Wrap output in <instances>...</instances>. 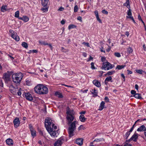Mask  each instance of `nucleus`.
Here are the masks:
<instances>
[{
  "label": "nucleus",
  "instance_id": "f257e3e1",
  "mask_svg": "<svg viewBox=\"0 0 146 146\" xmlns=\"http://www.w3.org/2000/svg\"><path fill=\"white\" fill-rule=\"evenodd\" d=\"M66 114L67 124L69 125L68 132L69 136L72 137L74 135V131L76 129V121H74L72 122L74 119L75 112L73 110H71L69 107H68Z\"/></svg>",
  "mask_w": 146,
  "mask_h": 146
},
{
  "label": "nucleus",
  "instance_id": "f03ea898",
  "mask_svg": "<svg viewBox=\"0 0 146 146\" xmlns=\"http://www.w3.org/2000/svg\"><path fill=\"white\" fill-rule=\"evenodd\" d=\"M34 89L35 92L39 94H46L48 92V90L47 87L42 84L38 85Z\"/></svg>",
  "mask_w": 146,
  "mask_h": 146
},
{
  "label": "nucleus",
  "instance_id": "7ed1b4c3",
  "mask_svg": "<svg viewBox=\"0 0 146 146\" xmlns=\"http://www.w3.org/2000/svg\"><path fill=\"white\" fill-rule=\"evenodd\" d=\"M23 77V75L21 72L13 74L12 78L13 82L16 84H19Z\"/></svg>",
  "mask_w": 146,
  "mask_h": 146
},
{
  "label": "nucleus",
  "instance_id": "20e7f679",
  "mask_svg": "<svg viewBox=\"0 0 146 146\" xmlns=\"http://www.w3.org/2000/svg\"><path fill=\"white\" fill-rule=\"evenodd\" d=\"M57 128L56 126H55L54 124H52V127L47 130L52 137H56L58 135V133L57 131H55L54 129H56Z\"/></svg>",
  "mask_w": 146,
  "mask_h": 146
},
{
  "label": "nucleus",
  "instance_id": "39448f33",
  "mask_svg": "<svg viewBox=\"0 0 146 146\" xmlns=\"http://www.w3.org/2000/svg\"><path fill=\"white\" fill-rule=\"evenodd\" d=\"M52 124L54 123L52 122V120L50 118L47 117L45 119V126L46 130L52 127Z\"/></svg>",
  "mask_w": 146,
  "mask_h": 146
},
{
  "label": "nucleus",
  "instance_id": "423d86ee",
  "mask_svg": "<svg viewBox=\"0 0 146 146\" xmlns=\"http://www.w3.org/2000/svg\"><path fill=\"white\" fill-rule=\"evenodd\" d=\"M113 65H112L108 62H104L103 63L102 66V69H104L105 70H108L113 68Z\"/></svg>",
  "mask_w": 146,
  "mask_h": 146
},
{
  "label": "nucleus",
  "instance_id": "0eeeda50",
  "mask_svg": "<svg viewBox=\"0 0 146 146\" xmlns=\"http://www.w3.org/2000/svg\"><path fill=\"white\" fill-rule=\"evenodd\" d=\"M12 72L7 71V72L4 74L3 78L4 79L6 83H8L10 81V76L12 74Z\"/></svg>",
  "mask_w": 146,
  "mask_h": 146
},
{
  "label": "nucleus",
  "instance_id": "6e6552de",
  "mask_svg": "<svg viewBox=\"0 0 146 146\" xmlns=\"http://www.w3.org/2000/svg\"><path fill=\"white\" fill-rule=\"evenodd\" d=\"M9 31V33L11 34V36L13 38L17 41L19 40V37L17 35L16 33H15L14 31L12 30H10Z\"/></svg>",
  "mask_w": 146,
  "mask_h": 146
},
{
  "label": "nucleus",
  "instance_id": "1a4fd4ad",
  "mask_svg": "<svg viewBox=\"0 0 146 146\" xmlns=\"http://www.w3.org/2000/svg\"><path fill=\"white\" fill-rule=\"evenodd\" d=\"M9 90L14 95L17 94V92L18 91V88H15L13 86L11 85L9 87Z\"/></svg>",
  "mask_w": 146,
  "mask_h": 146
},
{
  "label": "nucleus",
  "instance_id": "9d476101",
  "mask_svg": "<svg viewBox=\"0 0 146 146\" xmlns=\"http://www.w3.org/2000/svg\"><path fill=\"white\" fill-rule=\"evenodd\" d=\"M15 127H19L20 124V121L18 117H16L13 121Z\"/></svg>",
  "mask_w": 146,
  "mask_h": 146
},
{
  "label": "nucleus",
  "instance_id": "9b49d317",
  "mask_svg": "<svg viewBox=\"0 0 146 146\" xmlns=\"http://www.w3.org/2000/svg\"><path fill=\"white\" fill-rule=\"evenodd\" d=\"M138 138V134L135 133L132 136V137L127 141L129 142L131 141L132 140H133L135 141H137V139Z\"/></svg>",
  "mask_w": 146,
  "mask_h": 146
},
{
  "label": "nucleus",
  "instance_id": "f8f14e48",
  "mask_svg": "<svg viewBox=\"0 0 146 146\" xmlns=\"http://www.w3.org/2000/svg\"><path fill=\"white\" fill-rule=\"evenodd\" d=\"M30 128V130L31 132V133L32 135L34 137L36 135V131L33 128V127L30 124L29 125Z\"/></svg>",
  "mask_w": 146,
  "mask_h": 146
},
{
  "label": "nucleus",
  "instance_id": "ddd939ff",
  "mask_svg": "<svg viewBox=\"0 0 146 146\" xmlns=\"http://www.w3.org/2000/svg\"><path fill=\"white\" fill-rule=\"evenodd\" d=\"M64 141V139L62 138L60 139L54 144V146H61Z\"/></svg>",
  "mask_w": 146,
  "mask_h": 146
},
{
  "label": "nucleus",
  "instance_id": "4468645a",
  "mask_svg": "<svg viewBox=\"0 0 146 146\" xmlns=\"http://www.w3.org/2000/svg\"><path fill=\"white\" fill-rule=\"evenodd\" d=\"M26 98L29 101H31L33 100V98L31 94L29 93H26L25 94Z\"/></svg>",
  "mask_w": 146,
  "mask_h": 146
},
{
  "label": "nucleus",
  "instance_id": "2eb2a0df",
  "mask_svg": "<svg viewBox=\"0 0 146 146\" xmlns=\"http://www.w3.org/2000/svg\"><path fill=\"white\" fill-rule=\"evenodd\" d=\"M146 130V128L144 125H142L137 129V131H138L145 132Z\"/></svg>",
  "mask_w": 146,
  "mask_h": 146
},
{
  "label": "nucleus",
  "instance_id": "dca6fc26",
  "mask_svg": "<svg viewBox=\"0 0 146 146\" xmlns=\"http://www.w3.org/2000/svg\"><path fill=\"white\" fill-rule=\"evenodd\" d=\"M76 141V143L80 146L82 145L83 143V139L82 138L77 139Z\"/></svg>",
  "mask_w": 146,
  "mask_h": 146
},
{
  "label": "nucleus",
  "instance_id": "f3484780",
  "mask_svg": "<svg viewBox=\"0 0 146 146\" xmlns=\"http://www.w3.org/2000/svg\"><path fill=\"white\" fill-rule=\"evenodd\" d=\"M93 83L96 86L100 87L101 86L100 83L97 80H94L93 81Z\"/></svg>",
  "mask_w": 146,
  "mask_h": 146
},
{
  "label": "nucleus",
  "instance_id": "a211bd4d",
  "mask_svg": "<svg viewBox=\"0 0 146 146\" xmlns=\"http://www.w3.org/2000/svg\"><path fill=\"white\" fill-rule=\"evenodd\" d=\"M6 143L7 144L9 145H12L13 144V140L11 138H9L6 140Z\"/></svg>",
  "mask_w": 146,
  "mask_h": 146
},
{
  "label": "nucleus",
  "instance_id": "6ab92c4d",
  "mask_svg": "<svg viewBox=\"0 0 146 146\" xmlns=\"http://www.w3.org/2000/svg\"><path fill=\"white\" fill-rule=\"evenodd\" d=\"M41 4L43 7H45L48 3V0H41Z\"/></svg>",
  "mask_w": 146,
  "mask_h": 146
},
{
  "label": "nucleus",
  "instance_id": "aec40b11",
  "mask_svg": "<svg viewBox=\"0 0 146 146\" xmlns=\"http://www.w3.org/2000/svg\"><path fill=\"white\" fill-rule=\"evenodd\" d=\"M105 104V102L103 101H102L101 103L100 106L98 109L99 110L101 111L104 109Z\"/></svg>",
  "mask_w": 146,
  "mask_h": 146
},
{
  "label": "nucleus",
  "instance_id": "412c9836",
  "mask_svg": "<svg viewBox=\"0 0 146 146\" xmlns=\"http://www.w3.org/2000/svg\"><path fill=\"white\" fill-rule=\"evenodd\" d=\"M79 119L81 122H84L87 119L84 116L81 115L79 117Z\"/></svg>",
  "mask_w": 146,
  "mask_h": 146
},
{
  "label": "nucleus",
  "instance_id": "4be33fe9",
  "mask_svg": "<svg viewBox=\"0 0 146 146\" xmlns=\"http://www.w3.org/2000/svg\"><path fill=\"white\" fill-rule=\"evenodd\" d=\"M127 15H128V16H127L126 17L127 18L129 19V17H132V13L131 12V9L129 8L127 11Z\"/></svg>",
  "mask_w": 146,
  "mask_h": 146
},
{
  "label": "nucleus",
  "instance_id": "5701e85b",
  "mask_svg": "<svg viewBox=\"0 0 146 146\" xmlns=\"http://www.w3.org/2000/svg\"><path fill=\"white\" fill-rule=\"evenodd\" d=\"M133 96L135 98L137 99H141L142 98L141 97V94H140L136 93Z\"/></svg>",
  "mask_w": 146,
  "mask_h": 146
},
{
  "label": "nucleus",
  "instance_id": "b1692460",
  "mask_svg": "<svg viewBox=\"0 0 146 146\" xmlns=\"http://www.w3.org/2000/svg\"><path fill=\"white\" fill-rule=\"evenodd\" d=\"M41 10L42 11L43 13H46L48 11V8L46 7H42L41 8Z\"/></svg>",
  "mask_w": 146,
  "mask_h": 146
},
{
  "label": "nucleus",
  "instance_id": "393cba45",
  "mask_svg": "<svg viewBox=\"0 0 146 146\" xmlns=\"http://www.w3.org/2000/svg\"><path fill=\"white\" fill-rule=\"evenodd\" d=\"M7 6L6 5H3L1 8V11L2 12H4L5 11H6Z\"/></svg>",
  "mask_w": 146,
  "mask_h": 146
},
{
  "label": "nucleus",
  "instance_id": "a878e982",
  "mask_svg": "<svg viewBox=\"0 0 146 146\" xmlns=\"http://www.w3.org/2000/svg\"><path fill=\"white\" fill-rule=\"evenodd\" d=\"M39 42L42 45H46L48 44V43L47 42H46L45 41H41L39 40Z\"/></svg>",
  "mask_w": 146,
  "mask_h": 146
},
{
  "label": "nucleus",
  "instance_id": "bb28decb",
  "mask_svg": "<svg viewBox=\"0 0 146 146\" xmlns=\"http://www.w3.org/2000/svg\"><path fill=\"white\" fill-rule=\"evenodd\" d=\"M123 5L127 7L129 9L130 7V5L129 4V1H126V3L123 4Z\"/></svg>",
  "mask_w": 146,
  "mask_h": 146
},
{
  "label": "nucleus",
  "instance_id": "cd10ccee",
  "mask_svg": "<svg viewBox=\"0 0 146 146\" xmlns=\"http://www.w3.org/2000/svg\"><path fill=\"white\" fill-rule=\"evenodd\" d=\"M29 18L27 16H23V20L25 22H27L29 20Z\"/></svg>",
  "mask_w": 146,
  "mask_h": 146
},
{
  "label": "nucleus",
  "instance_id": "c85d7f7f",
  "mask_svg": "<svg viewBox=\"0 0 146 146\" xmlns=\"http://www.w3.org/2000/svg\"><path fill=\"white\" fill-rule=\"evenodd\" d=\"M138 18L139 20L141 21L142 23H144V27L145 28V30H146V26L145 25V23L143 22V21L141 19V17L140 16V15H139L138 16Z\"/></svg>",
  "mask_w": 146,
  "mask_h": 146
},
{
  "label": "nucleus",
  "instance_id": "c756f323",
  "mask_svg": "<svg viewBox=\"0 0 146 146\" xmlns=\"http://www.w3.org/2000/svg\"><path fill=\"white\" fill-rule=\"evenodd\" d=\"M125 66V65H117L116 68V69H117L118 70H120L123 68Z\"/></svg>",
  "mask_w": 146,
  "mask_h": 146
},
{
  "label": "nucleus",
  "instance_id": "7c9ffc66",
  "mask_svg": "<svg viewBox=\"0 0 146 146\" xmlns=\"http://www.w3.org/2000/svg\"><path fill=\"white\" fill-rule=\"evenodd\" d=\"M22 45L23 47L26 48H27L28 47L27 44L25 42H23L22 43Z\"/></svg>",
  "mask_w": 146,
  "mask_h": 146
},
{
  "label": "nucleus",
  "instance_id": "2f4dec72",
  "mask_svg": "<svg viewBox=\"0 0 146 146\" xmlns=\"http://www.w3.org/2000/svg\"><path fill=\"white\" fill-rule=\"evenodd\" d=\"M76 27V26L73 25H70L68 27V29H72L75 28Z\"/></svg>",
  "mask_w": 146,
  "mask_h": 146
},
{
  "label": "nucleus",
  "instance_id": "473e14b6",
  "mask_svg": "<svg viewBox=\"0 0 146 146\" xmlns=\"http://www.w3.org/2000/svg\"><path fill=\"white\" fill-rule=\"evenodd\" d=\"M55 94L56 95H58V96L59 98H62L63 97V96L62 94L61 93H59L58 92H56L55 93Z\"/></svg>",
  "mask_w": 146,
  "mask_h": 146
},
{
  "label": "nucleus",
  "instance_id": "72a5a7b5",
  "mask_svg": "<svg viewBox=\"0 0 146 146\" xmlns=\"http://www.w3.org/2000/svg\"><path fill=\"white\" fill-rule=\"evenodd\" d=\"M19 11H16L15 13V17H19Z\"/></svg>",
  "mask_w": 146,
  "mask_h": 146
},
{
  "label": "nucleus",
  "instance_id": "f704fd0d",
  "mask_svg": "<svg viewBox=\"0 0 146 146\" xmlns=\"http://www.w3.org/2000/svg\"><path fill=\"white\" fill-rule=\"evenodd\" d=\"M115 73V71L114 70L110 71L107 72V74L108 75H110Z\"/></svg>",
  "mask_w": 146,
  "mask_h": 146
},
{
  "label": "nucleus",
  "instance_id": "c9c22d12",
  "mask_svg": "<svg viewBox=\"0 0 146 146\" xmlns=\"http://www.w3.org/2000/svg\"><path fill=\"white\" fill-rule=\"evenodd\" d=\"M112 79V78L111 76H109L108 77H107L106 78L105 80H106V81H111V82H112V81H111Z\"/></svg>",
  "mask_w": 146,
  "mask_h": 146
},
{
  "label": "nucleus",
  "instance_id": "e433bc0d",
  "mask_svg": "<svg viewBox=\"0 0 146 146\" xmlns=\"http://www.w3.org/2000/svg\"><path fill=\"white\" fill-rule=\"evenodd\" d=\"M133 51V50L131 47H129L127 49V52L129 54L132 53Z\"/></svg>",
  "mask_w": 146,
  "mask_h": 146
},
{
  "label": "nucleus",
  "instance_id": "4c0bfd02",
  "mask_svg": "<svg viewBox=\"0 0 146 146\" xmlns=\"http://www.w3.org/2000/svg\"><path fill=\"white\" fill-rule=\"evenodd\" d=\"M78 9V7L77 5L75 6L74 8V11L75 12H77Z\"/></svg>",
  "mask_w": 146,
  "mask_h": 146
},
{
  "label": "nucleus",
  "instance_id": "58836bf2",
  "mask_svg": "<svg viewBox=\"0 0 146 146\" xmlns=\"http://www.w3.org/2000/svg\"><path fill=\"white\" fill-rule=\"evenodd\" d=\"M21 88H20L19 89H18V91L17 92V94L18 96H20L21 94Z\"/></svg>",
  "mask_w": 146,
  "mask_h": 146
},
{
  "label": "nucleus",
  "instance_id": "ea45409f",
  "mask_svg": "<svg viewBox=\"0 0 146 146\" xmlns=\"http://www.w3.org/2000/svg\"><path fill=\"white\" fill-rule=\"evenodd\" d=\"M29 53H31V52H33V53H36L38 52V51L36 50H30L29 51Z\"/></svg>",
  "mask_w": 146,
  "mask_h": 146
},
{
  "label": "nucleus",
  "instance_id": "a19ab883",
  "mask_svg": "<svg viewBox=\"0 0 146 146\" xmlns=\"http://www.w3.org/2000/svg\"><path fill=\"white\" fill-rule=\"evenodd\" d=\"M131 132L130 131H127L125 135V137L126 139H127L129 135H130V134Z\"/></svg>",
  "mask_w": 146,
  "mask_h": 146
},
{
  "label": "nucleus",
  "instance_id": "79ce46f5",
  "mask_svg": "<svg viewBox=\"0 0 146 146\" xmlns=\"http://www.w3.org/2000/svg\"><path fill=\"white\" fill-rule=\"evenodd\" d=\"M115 56L117 57H119L121 56V55L119 53V52H115L114 53Z\"/></svg>",
  "mask_w": 146,
  "mask_h": 146
},
{
  "label": "nucleus",
  "instance_id": "37998d69",
  "mask_svg": "<svg viewBox=\"0 0 146 146\" xmlns=\"http://www.w3.org/2000/svg\"><path fill=\"white\" fill-rule=\"evenodd\" d=\"M26 84L28 86H30L31 85V81L29 80H27L26 81Z\"/></svg>",
  "mask_w": 146,
  "mask_h": 146
},
{
  "label": "nucleus",
  "instance_id": "c03bdc74",
  "mask_svg": "<svg viewBox=\"0 0 146 146\" xmlns=\"http://www.w3.org/2000/svg\"><path fill=\"white\" fill-rule=\"evenodd\" d=\"M91 68L92 69H95L96 68L94 66V63L93 62H92L91 64Z\"/></svg>",
  "mask_w": 146,
  "mask_h": 146
},
{
  "label": "nucleus",
  "instance_id": "a18cd8bd",
  "mask_svg": "<svg viewBox=\"0 0 146 146\" xmlns=\"http://www.w3.org/2000/svg\"><path fill=\"white\" fill-rule=\"evenodd\" d=\"M143 71L141 70H136V72L140 74H142V72Z\"/></svg>",
  "mask_w": 146,
  "mask_h": 146
},
{
  "label": "nucleus",
  "instance_id": "49530a36",
  "mask_svg": "<svg viewBox=\"0 0 146 146\" xmlns=\"http://www.w3.org/2000/svg\"><path fill=\"white\" fill-rule=\"evenodd\" d=\"M92 93L93 94H94V95H96L97 96V92H96V90L94 89V90H92Z\"/></svg>",
  "mask_w": 146,
  "mask_h": 146
},
{
  "label": "nucleus",
  "instance_id": "de8ad7c7",
  "mask_svg": "<svg viewBox=\"0 0 146 146\" xmlns=\"http://www.w3.org/2000/svg\"><path fill=\"white\" fill-rule=\"evenodd\" d=\"M128 142L129 141H126V142L125 143V144L124 145V146H132V145L131 144H128L127 142Z\"/></svg>",
  "mask_w": 146,
  "mask_h": 146
},
{
  "label": "nucleus",
  "instance_id": "09e8293b",
  "mask_svg": "<svg viewBox=\"0 0 146 146\" xmlns=\"http://www.w3.org/2000/svg\"><path fill=\"white\" fill-rule=\"evenodd\" d=\"M82 44H84L86 46L88 47H89L90 46L88 42L86 43L85 42H84L82 43Z\"/></svg>",
  "mask_w": 146,
  "mask_h": 146
},
{
  "label": "nucleus",
  "instance_id": "8fccbe9b",
  "mask_svg": "<svg viewBox=\"0 0 146 146\" xmlns=\"http://www.w3.org/2000/svg\"><path fill=\"white\" fill-rule=\"evenodd\" d=\"M142 121V120H140V119H138L137 120L135 123L132 126V127L133 128H134V126H135V124H136V123L138 122H139V121Z\"/></svg>",
  "mask_w": 146,
  "mask_h": 146
},
{
  "label": "nucleus",
  "instance_id": "3c124183",
  "mask_svg": "<svg viewBox=\"0 0 146 146\" xmlns=\"http://www.w3.org/2000/svg\"><path fill=\"white\" fill-rule=\"evenodd\" d=\"M131 94L134 95L136 94V92L135 90H132L131 91Z\"/></svg>",
  "mask_w": 146,
  "mask_h": 146
},
{
  "label": "nucleus",
  "instance_id": "603ef678",
  "mask_svg": "<svg viewBox=\"0 0 146 146\" xmlns=\"http://www.w3.org/2000/svg\"><path fill=\"white\" fill-rule=\"evenodd\" d=\"M102 13L104 14H108V12L107 11H106L105 10H103L102 11Z\"/></svg>",
  "mask_w": 146,
  "mask_h": 146
},
{
  "label": "nucleus",
  "instance_id": "864d4df0",
  "mask_svg": "<svg viewBox=\"0 0 146 146\" xmlns=\"http://www.w3.org/2000/svg\"><path fill=\"white\" fill-rule=\"evenodd\" d=\"M106 58L105 57H103V56L102 57L101 60V61L102 62H103L104 61L106 60Z\"/></svg>",
  "mask_w": 146,
  "mask_h": 146
},
{
  "label": "nucleus",
  "instance_id": "5fc2aeb1",
  "mask_svg": "<svg viewBox=\"0 0 146 146\" xmlns=\"http://www.w3.org/2000/svg\"><path fill=\"white\" fill-rule=\"evenodd\" d=\"M104 100H105L106 102H109V100L108 97H106L105 98Z\"/></svg>",
  "mask_w": 146,
  "mask_h": 146
},
{
  "label": "nucleus",
  "instance_id": "6e6d98bb",
  "mask_svg": "<svg viewBox=\"0 0 146 146\" xmlns=\"http://www.w3.org/2000/svg\"><path fill=\"white\" fill-rule=\"evenodd\" d=\"M96 18H97V20L99 21V22L100 23H102V21H101V20H100V19L99 18V16H98V17H96Z\"/></svg>",
  "mask_w": 146,
  "mask_h": 146
},
{
  "label": "nucleus",
  "instance_id": "4d7b16f0",
  "mask_svg": "<svg viewBox=\"0 0 146 146\" xmlns=\"http://www.w3.org/2000/svg\"><path fill=\"white\" fill-rule=\"evenodd\" d=\"M77 20H78L82 22V18L81 17H77Z\"/></svg>",
  "mask_w": 146,
  "mask_h": 146
},
{
  "label": "nucleus",
  "instance_id": "13d9d810",
  "mask_svg": "<svg viewBox=\"0 0 146 146\" xmlns=\"http://www.w3.org/2000/svg\"><path fill=\"white\" fill-rule=\"evenodd\" d=\"M64 8L62 7H60L58 10L60 11H62L64 10Z\"/></svg>",
  "mask_w": 146,
  "mask_h": 146
},
{
  "label": "nucleus",
  "instance_id": "bf43d9fd",
  "mask_svg": "<svg viewBox=\"0 0 146 146\" xmlns=\"http://www.w3.org/2000/svg\"><path fill=\"white\" fill-rule=\"evenodd\" d=\"M93 59V58L91 56H90L89 58L88 59V60H87V61L88 62L90 60H92Z\"/></svg>",
  "mask_w": 146,
  "mask_h": 146
},
{
  "label": "nucleus",
  "instance_id": "052dcab7",
  "mask_svg": "<svg viewBox=\"0 0 146 146\" xmlns=\"http://www.w3.org/2000/svg\"><path fill=\"white\" fill-rule=\"evenodd\" d=\"M135 89L137 90H138V88H139V86H138V85L137 84H135Z\"/></svg>",
  "mask_w": 146,
  "mask_h": 146
},
{
  "label": "nucleus",
  "instance_id": "680f3d73",
  "mask_svg": "<svg viewBox=\"0 0 146 146\" xmlns=\"http://www.w3.org/2000/svg\"><path fill=\"white\" fill-rule=\"evenodd\" d=\"M121 76L123 78V79H124V80H123L124 81H125V76L123 74H121Z\"/></svg>",
  "mask_w": 146,
  "mask_h": 146
},
{
  "label": "nucleus",
  "instance_id": "e2e57ef3",
  "mask_svg": "<svg viewBox=\"0 0 146 146\" xmlns=\"http://www.w3.org/2000/svg\"><path fill=\"white\" fill-rule=\"evenodd\" d=\"M129 17V19H131L134 23H135V21L133 17Z\"/></svg>",
  "mask_w": 146,
  "mask_h": 146
},
{
  "label": "nucleus",
  "instance_id": "0e129e2a",
  "mask_svg": "<svg viewBox=\"0 0 146 146\" xmlns=\"http://www.w3.org/2000/svg\"><path fill=\"white\" fill-rule=\"evenodd\" d=\"M127 71H128V74H132V72L131 71L129 70H127Z\"/></svg>",
  "mask_w": 146,
  "mask_h": 146
},
{
  "label": "nucleus",
  "instance_id": "69168bd1",
  "mask_svg": "<svg viewBox=\"0 0 146 146\" xmlns=\"http://www.w3.org/2000/svg\"><path fill=\"white\" fill-rule=\"evenodd\" d=\"M39 133H40V134L42 135V136H44V134H43V131H39Z\"/></svg>",
  "mask_w": 146,
  "mask_h": 146
},
{
  "label": "nucleus",
  "instance_id": "338daca9",
  "mask_svg": "<svg viewBox=\"0 0 146 146\" xmlns=\"http://www.w3.org/2000/svg\"><path fill=\"white\" fill-rule=\"evenodd\" d=\"M83 126L82 125H81L78 127V129L80 130L81 129H83Z\"/></svg>",
  "mask_w": 146,
  "mask_h": 146
},
{
  "label": "nucleus",
  "instance_id": "774afa93",
  "mask_svg": "<svg viewBox=\"0 0 146 146\" xmlns=\"http://www.w3.org/2000/svg\"><path fill=\"white\" fill-rule=\"evenodd\" d=\"M8 56L11 58V60H13L14 59V58L11 56L10 55L8 54Z\"/></svg>",
  "mask_w": 146,
  "mask_h": 146
}]
</instances>
